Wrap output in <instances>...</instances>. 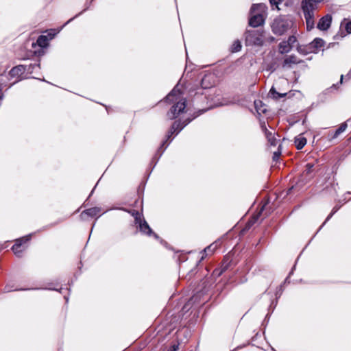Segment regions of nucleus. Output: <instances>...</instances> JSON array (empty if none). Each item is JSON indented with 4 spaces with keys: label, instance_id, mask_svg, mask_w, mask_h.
Returning <instances> with one entry per match:
<instances>
[{
    "label": "nucleus",
    "instance_id": "8",
    "mask_svg": "<svg viewBox=\"0 0 351 351\" xmlns=\"http://www.w3.org/2000/svg\"><path fill=\"white\" fill-rule=\"evenodd\" d=\"M263 130L265 132V135L267 139L268 143L271 146H276L277 143V139L275 137V132L268 130L265 126H263Z\"/></svg>",
    "mask_w": 351,
    "mask_h": 351
},
{
    "label": "nucleus",
    "instance_id": "19",
    "mask_svg": "<svg viewBox=\"0 0 351 351\" xmlns=\"http://www.w3.org/2000/svg\"><path fill=\"white\" fill-rule=\"evenodd\" d=\"M183 125H181V123L180 122H178V121H175L170 130L173 131V133H174L176 131L178 130V132H179L182 128H183Z\"/></svg>",
    "mask_w": 351,
    "mask_h": 351
},
{
    "label": "nucleus",
    "instance_id": "15",
    "mask_svg": "<svg viewBox=\"0 0 351 351\" xmlns=\"http://www.w3.org/2000/svg\"><path fill=\"white\" fill-rule=\"evenodd\" d=\"M36 43L41 47H45L48 45V38L46 36H40L37 39Z\"/></svg>",
    "mask_w": 351,
    "mask_h": 351
},
{
    "label": "nucleus",
    "instance_id": "23",
    "mask_svg": "<svg viewBox=\"0 0 351 351\" xmlns=\"http://www.w3.org/2000/svg\"><path fill=\"white\" fill-rule=\"evenodd\" d=\"M23 70V66H15L14 68H12L10 72V74L11 75H18L19 73L21 72Z\"/></svg>",
    "mask_w": 351,
    "mask_h": 351
},
{
    "label": "nucleus",
    "instance_id": "33",
    "mask_svg": "<svg viewBox=\"0 0 351 351\" xmlns=\"http://www.w3.org/2000/svg\"><path fill=\"white\" fill-rule=\"evenodd\" d=\"M3 77V75H0V80H2V77Z\"/></svg>",
    "mask_w": 351,
    "mask_h": 351
},
{
    "label": "nucleus",
    "instance_id": "9",
    "mask_svg": "<svg viewBox=\"0 0 351 351\" xmlns=\"http://www.w3.org/2000/svg\"><path fill=\"white\" fill-rule=\"evenodd\" d=\"M267 6L264 3L253 4L251 7L250 12L252 14L261 13L263 15L265 13Z\"/></svg>",
    "mask_w": 351,
    "mask_h": 351
},
{
    "label": "nucleus",
    "instance_id": "13",
    "mask_svg": "<svg viewBox=\"0 0 351 351\" xmlns=\"http://www.w3.org/2000/svg\"><path fill=\"white\" fill-rule=\"evenodd\" d=\"M291 49V47L287 41H282L279 44V52L280 53H288Z\"/></svg>",
    "mask_w": 351,
    "mask_h": 351
},
{
    "label": "nucleus",
    "instance_id": "28",
    "mask_svg": "<svg viewBox=\"0 0 351 351\" xmlns=\"http://www.w3.org/2000/svg\"><path fill=\"white\" fill-rule=\"evenodd\" d=\"M269 1L271 5H275L276 6V8L279 10V8H278V5L280 3V2L281 1V0H269Z\"/></svg>",
    "mask_w": 351,
    "mask_h": 351
},
{
    "label": "nucleus",
    "instance_id": "17",
    "mask_svg": "<svg viewBox=\"0 0 351 351\" xmlns=\"http://www.w3.org/2000/svg\"><path fill=\"white\" fill-rule=\"evenodd\" d=\"M324 41L322 38H315L311 43V45L313 47L319 49L324 46Z\"/></svg>",
    "mask_w": 351,
    "mask_h": 351
},
{
    "label": "nucleus",
    "instance_id": "32",
    "mask_svg": "<svg viewBox=\"0 0 351 351\" xmlns=\"http://www.w3.org/2000/svg\"><path fill=\"white\" fill-rule=\"evenodd\" d=\"M226 269V267H224L221 269V271H220L219 274H220L221 273H222L223 271H224Z\"/></svg>",
    "mask_w": 351,
    "mask_h": 351
},
{
    "label": "nucleus",
    "instance_id": "20",
    "mask_svg": "<svg viewBox=\"0 0 351 351\" xmlns=\"http://www.w3.org/2000/svg\"><path fill=\"white\" fill-rule=\"evenodd\" d=\"M17 242H19V241ZM21 248V243H16V244H14L12 246V249L16 255L20 256L19 254L22 252V250Z\"/></svg>",
    "mask_w": 351,
    "mask_h": 351
},
{
    "label": "nucleus",
    "instance_id": "14",
    "mask_svg": "<svg viewBox=\"0 0 351 351\" xmlns=\"http://www.w3.org/2000/svg\"><path fill=\"white\" fill-rule=\"evenodd\" d=\"M269 94L275 99H278L287 95V93H280L277 92L274 87H271L269 92Z\"/></svg>",
    "mask_w": 351,
    "mask_h": 351
},
{
    "label": "nucleus",
    "instance_id": "3",
    "mask_svg": "<svg viewBox=\"0 0 351 351\" xmlns=\"http://www.w3.org/2000/svg\"><path fill=\"white\" fill-rule=\"evenodd\" d=\"M302 7L306 20L307 30H311L314 27V10L317 8V5L311 1H303Z\"/></svg>",
    "mask_w": 351,
    "mask_h": 351
},
{
    "label": "nucleus",
    "instance_id": "31",
    "mask_svg": "<svg viewBox=\"0 0 351 351\" xmlns=\"http://www.w3.org/2000/svg\"><path fill=\"white\" fill-rule=\"evenodd\" d=\"M206 79V77H204L202 79V86H204V82H205Z\"/></svg>",
    "mask_w": 351,
    "mask_h": 351
},
{
    "label": "nucleus",
    "instance_id": "1",
    "mask_svg": "<svg viewBox=\"0 0 351 351\" xmlns=\"http://www.w3.org/2000/svg\"><path fill=\"white\" fill-rule=\"evenodd\" d=\"M166 99L169 101L176 102V104L172 106L170 111L167 113L169 118L173 119L184 110L186 107V101L185 99L180 97V93L176 88H173V90L167 96Z\"/></svg>",
    "mask_w": 351,
    "mask_h": 351
},
{
    "label": "nucleus",
    "instance_id": "16",
    "mask_svg": "<svg viewBox=\"0 0 351 351\" xmlns=\"http://www.w3.org/2000/svg\"><path fill=\"white\" fill-rule=\"evenodd\" d=\"M217 244L212 243L207 247H206L204 250V254H205L206 256L207 255H211L214 251L217 249Z\"/></svg>",
    "mask_w": 351,
    "mask_h": 351
},
{
    "label": "nucleus",
    "instance_id": "22",
    "mask_svg": "<svg viewBox=\"0 0 351 351\" xmlns=\"http://www.w3.org/2000/svg\"><path fill=\"white\" fill-rule=\"evenodd\" d=\"M313 171V165L308 163L306 165V169L304 171L303 173L306 176H311Z\"/></svg>",
    "mask_w": 351,
    "mask_h": 351
},
{
    "label": "nucleus",
    "instance_id": "29",
    "mask_svg": "<svg viewBox=\"0 0 351 351\" xmlns=\"http://www.w3.org/2000/svg\"><path fill=\"white\" fill-rule=\"evenodd\" d=\"M171 348H172L171 351H178L179 349V345L178 344L173 345V346H172Z\"/></svg>",
    "mask_w": 351,
    "mask_h": 351
},
{
    "label": "nucleus",
    "instance_id": "5",
    "mask_svg": "<svg viewBox=\"0 0 351 351\" xmlns=\"http://www.w3.org/2000/svg\"><path fill=\"white\" fill-rule=\"evenodd\" d=\"M302 60H300L296 56L291 55L285 57L282 67L283 68H291L293 65L300 64Z\"/></svg>",
    "mask_w": 351,
    "mask_h": 351
},
{
    "label": "nucleus",
    "instance_id": "4",
    "mask_svg": "<svg viewBox=\"0 0 351 351\" xmlns=\"http://www.w3.org/2000/svg\"><path fill=\"white\" fill-rule=\"evenodd\" d=\"M245 36L247 45L257 46L263 45V32L259 30H247Z\"/></svg>",
    "mask_w": 351,
    "mask_h": 351
},
{
    "label": "nucleus",
    "instance_id": "27",
    "mask_svg": "<svg viewBox=\"0 0 351 351\" xmlns=\"http://www.w3.org/2000/svg\"><path fill=\"white\" fill-rule=\"evenodd\" d=\"M346 30L348 34L351 33V21L346 24Z\"/></svg>",
    "mask_w": 351,
    "mask_h": 351
},
{
    "label": "nucleus",
    "instance_id": "34",
    "mask_svg": "<svg viewBox=\"0 0 351 351\" xmlns=\"http://www.w3.org/2000/svg\"><path fill=\"white\" fill-rule=\"evenodd\" d=\"M343 75H341V81H342V80H343Z\"/></svg>",
    "mask_w": 351,
    "mask_h": 351
},
{
    "label": "nucleus",
    "instance_id": "11",
    "mask_svg": "<svg viewBox=\"0 0 351 351\" xmlns=\"http://www.w3.org/2000/svg\"><path fill=\"white\" fill-rule=\"evenodd\" d=\"M294 143L297 149H301L306 144V139L302 134H300L295 138Z\"/></svg>",
    "mask_w": 351,
    "mask_h": 351
},
{
    "label": "nucleus",
    "instance_id": "2",
    "mask_svg": "<svg viewBox=\"0 0 351 351\" xmlns=\"http://www.w3.org/2000/svg\"><path fill=\"white\" fill-rule=\"evenodd\" d=\"M293 25L291 19L288 16H279L272 23L271 28L275 34L282 35Z\"/></svg>",
    "mask_w": 351,
    "mask_h": 351
},
{
    "label": "nucleus",
    "instance_id": "10",
    "mask_svg": "<svg viewBox=\"0 0 351 351\" xmlns=\"http://www.w3.org/2000/svg\"><path fill=\"white\" fill-rule=\"evenodd\" d=\"M101 211V209L98 207H93L88 209H86L84 210L82 214L81 217L83 218L84 215H88L90 217H94L98 215Z\"/></svg>",
    "mask_w": 351,
    "mask_h": 351
},
{
    "label": "nucleus",
    "instance_id": "21",
    "mask_svg": "<svg viewBox=\"0 0 351 351\" xmlns=\"http://www.w3.org/2000/svg\"><path fill=\"white\" fill-rule=\"evenodd\" d=\"M347 128V124L346 123H342L339 128L335 131L334 137H337L341 132H344Z\"/></svg>",
    "mask_w": 351,
    "mask_h": 351
},
{
    "label": "nucleus",
    "instance_id": "24",
    "mask_svg": "<svg viewBox=\"0 0 351 351\" xmlns=\"http://www.w3.org/2000/svg\"><path fill=\"white\" fill-rule=\"evenodd\" d=\"M296 41L297 38L294 36H289L288 40H287V42L289 43L291 48L293 47V45L296 43Z\"/></svg>",
    "mask_w": 351,
    "mask_h": 351
},
{
    "label": "nucleus",
    "instance_id": "25",
    "mask_svg": "<svg viewBox=\"0 0 351 351\" xmlns=\"http://www.w3.org/2000/svg\"><path fill=\"white\" fill-rule=\"evenodd\" d=\"M132 215L134 217V219L136 223L141 220V215L138 211L134 210L132 212Z\"/></svg>",
    "mask_w": 351,
    "mask_h": 351
},
{
    "label": "nucleus",
    "instance_id": "26",
    "mask_svg": "<svg viewBox=\"0 0 351 351\" xmlns=\"http://www.w3.org/2000/svg\"><path fill=\"white\" fill-rule=\"evenodd\" d=\"M280 146H279L278 150L274 153V156H273L274 160H277L278 159V158L280 157V156L281 155V150H280Z\"/></svg>",
    "mask_w": 351,
    "mask_h": 351
},
{
    "label": "nucleus",
    "instance_id": "7",
    "mask_svg": "<svg viewBox=\"0 0 351 351\" xmlns=\"http://www.w3.org/2000/svg\"><path fill=\"white\" fill-rule=\"evenodd\" d=\"M332 22V16L330 14H327L320 19L318 24L317 28L320 30H326L328 29Z\"/></svg>",
    "mask_w": 351,
    "mask_h": 351
},
{
    "label": "nucleus",
    "instance_id": "18",
    "mask_svg": "<svg viewBox=\"0 0 351 351\" xmlns=\"http://www.w3.org/2000/svg\"><path fill=\"white\" fill-rule=\"evenodd\" d=\"M241 49V42L239 40H234L231 47V51L232 52H237V51H239Z\"/></svg>",
    "mask_w": 351,
    "mask_h": 351
},
{
    "label": "nucleus",
    "instance_id": "30",
    "mask_svg": "<svg viewBox=\"0 0 351 351\" xmlns=\"http://www.w3.org/2000/svg\"><path fill=\"white\" fill-rule=\"evenodd\" d=\"M173 134V131L169 130L167 134V138H169Z\"/></svg>",
    "mask_w": 351,
    "mask_h": 351
},
{
    "label": "nucleus",
    "instance_id": "6",
    "mask_svg": "<svg viewBox=\"0 0 351 351\" xmlns=\"http://www.w3.org/2000/svg\"><path fill=\"white\" fill-rule=\"evenodd\" d=\"M264 21L263 15L261 13H256L250 17L249 25L253 27H257L263 25Z\"/></svg>",
    "mask_w": 351,
    "mask_h": 351
},
{
    "label": "nucleus",
    "instance_id": "12",
    "mask_svg": "<svg viewBox=\"0 0 351 351\" xmlns=\"http://www.w3.org/2000/svg\"><path fill=\"white\" fill-rule=\"evenodd\" d=\"M137 223H139L140 230H141V231L142 232H143V233H145V234H146L147 235H151L152 234V230L150 228V227L148 225V223L145 221L142 222L141 220Z\"/></svg>",
    "mask_w": 351,
    "mask_h": 351
}]
</instances>
